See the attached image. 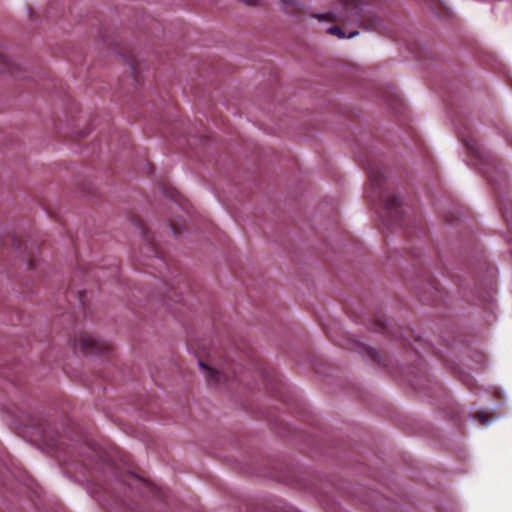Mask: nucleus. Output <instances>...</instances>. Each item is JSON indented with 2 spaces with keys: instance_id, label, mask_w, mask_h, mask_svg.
Here are the masks:
<instances>
[{
  "instance_id": "f257e3e1",
  "label": "nucleus",
  "mask_w": 512,
  "mask_h": 512,
  "mask_svg": "<svg viewBox=\"0 0 512 512\" xmlns=\"http://www.w3.org/2000/svg\"><path fill=\"white\" fill-rule=\"evenodd\" d=\"M367 0H339L334 10L325 14H314L313 17L322 21L328 20L340 22L343 25L356 24L365 29H376L379 19L366 10ZM328 33L342 39L352 38L358 35L357 30L349 31L345 27L333 26L328 29Z\"/></svg>"
},
{
  "instance_id": "f03ea898",
  "label": "nucleus",
  "mask_w": 512,
  "mask_h": 512,
  "mask_svg": "<svg viewBox=\"0 0 512 512\" xmlns=\"http://www.w3.org/2000/svg\"><path fill=\"white\" fill-rule=\"evenodd\" d=\"M73 346L85 354L105 355L111 351V345L91 334L82 333L73 339Z\"/></svg>"
},
{
  "instance_id": "7ed1b4c3",
  "label": "nucleus",
  "mask_w": 512,
  "mask_h": 512,
  "mask_svg": "<svg viewBox=\"0 0 512 512\" xmlns=\"http://www.w3.org/2000/svg\"><path fill=\"white\" fill-rule=\"evenodd\" d=\"M366 170L368 173V177H369V181H370L372 189L375 190V192H377V194L380 198H382L383 196H382L381 188H382L385 177H384V173H383L381 167H379L378 165L373 164L371 162H368L366 165Z\"/></svg>"
},
{
  "instance_id": "20e7f679",
  "label": "nucleus",
  "mask_w": 512,
  "mask_h": 512,
  "mask_svg": "<svg viewBox=\"0 0 512 512\" xmlns=\"http://www.w3.org/2000/svg\"><path fill=\"white\" fill-rule=\"evenodd\" d=\"M373 193L375 195H372V198H375L377 197L380 201H382L384 203V206H385V209L387 210V212L391 215V217L395 220V221H398L400 218H401V202L400 200L395 196V195H384L382 193V198H380L377 194V192H375V190H373Z\"/></svg>"
},
{
  "instance_id": "39448f33",
  "label": "nucleus",
  "mask_w": 512,
  "mask_h": 512,
  "mask_svg": "<svg viewBox=\"0 0 512 512\" xmlns=\"http://www.w3.org/2000/svg\"><path fill=\"white\" fill-rule=\"evenodd\" d=\"M133 221H134V224L139 229V231L141 233V236L143 237L144 241L146 242L148 253L158 257L159 250H158V247H157V243H156V241L154 239V236H152L150 234V232L148 231V229L146 228V226L144 224V221L140 217H135L133 219Z\"/></svg>"
},
{
  "instance_id": "423d86ee",
  "label": "nucleus",
  "mask_w": 512,
  "mask_h": 512,
  "mask_svg": "<svg viewBox=\"0 0 512 512\" xmlns=\"http://www.w3.org/2000/svg\"><path fill=\"white\" fill-rule=\"evenodd\" d=\"M126 484L128 486H132L134 483H141L143 484L147 490L155 497L159 498V499H162L164 500L165 499V496H164V491L155 486L154 484L148 482L147 480L143 479V478H140L138 476H135L134 474H130L127 476V480H125Z\"/></svg>"
},
{
  "instance_id": "0eeeda50",
  "label": "nucleus",
  "mask_w": 512,
  "mask_h": 512,
  "mask_svg": "<svg viewBox=\"0 0 512 512\" xmlns=\"http://www.w3.org/2000/svg\"><path fill=\"white\" fill-rule=\"evenodd\" d=\"M200 367L205 372L207 382L209 385H217L221 382L222 379H226L227 375L224 372L218 371L216 369L210 368L202 361H199Z\"/></svg>"
},
{
  "instance_id": "6e6552de",
  "label": "nucleus",
  "mask_w": 512,
  "mask_h": 512,
  "mask_svg": "<svg viewBox=\"0 0 512 512\" xmlns=\"http://www.w3.org/2000/svg\"><path fill=\"white\" fill-rule=\"evenodd\" d=\"M281 1L283 3L284 9L287 13H289V14H297L298 13L299 7H298L297 0H281Z\"/></svg>"
},
{
  "instance_id": "1a4fd4ad",
  "label": "nucleus",
  "mask_w": 512,
  "mask_h": 512,
  "mask_svg": "<svg viewBox=\"0 0 512 512\" xmlns=\"http://www.w3.org/2000/svg\"><path fill=\"white\" fill-rule=\"evenodd\" d=\"M461 138H462V141L469 147V149L471 151L475 152L479 157H482L480 151L476 147V143H474L472 140L471 141L470 140H466L462 136H461Z\"/></svg>"
},
{
  "instance_id": "9d476101",
  "label": "nucleus",
  "mask_w": 512,
  "mask_h": 512,
  "mask_svg": "<svg viewBox=\"0 0 512 512\" xmlns=\"http://www.w3.org/2000/svg\"><path fill=\"white\" fill-rule=\"evenodd\" d=\"M476 418L482 423L485 424L488 421V416L483 413H478Z\"/></svg>"
},
{
  "instance_id": "9b49d317",
  "label": "nucleus",
  "mask_w": 512,
  "mask_h": 512,
  "mask_svg": "<svg viewBox=\"0 0 512 512\" xmlns=\"http://www.w3.org/2000/svg\"><path fill=\"white\" fill-rule=\"evenodd\" d=\"M0 60L5 65L4 69L7 71H10V69L8 67V59L5 56H1Z\"/></svg>"
},
{
  "instance_id": "f8f14e48",
  "label": "nucleus",
  "mask_w": 512,
  "mask_h": 512,
  "mask_svg": "<svg viewBox=\"0 0 512 512\" xmlns=\"http://www.w3.org/2000/svg\"><path fill=\"white\" fill-rule=\"evenodd\" d=\"M245 4L249 5V6H255L258 4V1L259 0H242Z\"/></svg>"
},
{
  "instance_id": "ddd939ff",
  "label": "nucleus",
  "mask_w": 512,
  "mask_h": 512,
  "mask_svg": "<svg viewBox=\"0 0 512 512\" xmlns=\"http://www.w3.org/2000/svg\"><path fill=\"white\" fill-rule=\"evenodd\" d=\"M170 228H171L172 232H173L175 235H176L177 233H179V230H178V228H177L176 224H175L174 222H172V221H170Z\"/></svg>"
},
{
  "instance_id": "4468645a",
  "label": "nucleus",
  "mask_w": 512,
  "mask_h": 512,
  "mask_svg": "<svg viewBox=\"0 0 512 512\" xmlns=\"http://www.w3.org/2000/svg\"><path fill=\"white\" fill-rule=\"evenodd\" d=\"M84 294H85V292H84V291L79 292V300H80V302H81V304H82V305L84 304V300H83V298H84Z\"/></svg>"
},
{
  "instance_id": "2eb2a0df",
  "label": "nucleus",
  "mask_w": 512,
  "mask_h": 512,
  "mask_svg": "<svg viewBox=\"0 0 512 512\" xmlns=\"http://www.w3.org/2000/svg\"><path fill=\"white\" fill-rule=\"evenodd\" d=\"M379 329L380 331H384L386 329V325L383 321H379Z\"/></svg>"
},
{
  "instance_id": "dca6fc26",
  "label": "nucleus",
  "mask_w": 512,
  "mask_h": 512,
  "mask_svg": "<svg viewBox=\"0 0 512 512\" xmlns=\"http://www.w3.org/2000/svg\"><path fill=\"white\" fill-rule=\"evenodd\" d=\"M29 267L30 269H34L35 268V264H34V260H29Z\"/></svg>"
},
{
  "instance_id": "f3484780",
  "label": "nucleus",
  "mask_w": 512,
  "mask_h": 512,
  "mask_svg": "<svg viewBox=\"0 0 512 512\" xmlns=\"http://www.w3.org/2000/svg\"><path fill=\"white\" fill-rule=\"evenodd\" d=\"M369 353H370V355H371L373 358H375V354H376V352H375L374 350L369 351Z\"/></svg>"
},
{
  "instance_id": "a211bd4d",
  "label": "nucleus",
  "mask_w": 512,
  "mask_h": 512,
  "mask_svg": "<svg viewBox=\"0 0 512 512\" xmlns=\"http://www.w3.org/2000/svg\"><path fill=\"white\" fill-rule=\"evenodd\" d=\"M327 334H328V338H330L332 341H335V340L332 338V336L329 334V332H327Z\"/></svg>"
}]
</instances>
